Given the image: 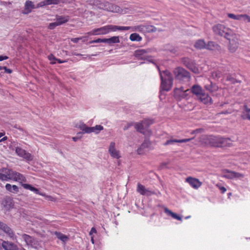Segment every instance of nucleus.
Segmentation results:
<instances>
[{"instance_id": "72a5a7b5", "label": "nucleus", "mask_w": 250, "mask_h": 250, "mask_svg": "<svg viewBox=\"0 0 250 250\" xmlns=\"http://www.w3.org/2000/svg\"><path fill=\"white\" fill-rule=\"evenodd\" d=\"M105 42L109 44L120 42V39L118 36H113L108 39H105Z\"/></svg>"}, {"instance_id": "dca6fc26", "label": "nucleus", "mask_w": 250, "mask_h": 250, "mask_svg": "<svg viewBox=\"0 0 250 250\" xmlns=\"http://www.w3.org/2000/svg\"><path fill=\"white\" fill-rule=\"evenodd\" d=\"M108 33V31L107 29V27L106 26H104L101 27L100 28L94 29L88 32L86 34L88 35H105Z\"/></svg>"}, {"instance_id": "6e6d98bb", "label": "nucleus", "mask_w": 250, "mask_h": 250, "mask_svg": "<svg viewBox=\"0 0 250 250\" xmlns=\"http://www.w3.org/2000/svg\"><path fill=\"white\" fill-rule=\"evenodd\" d=\"M82 37L71 38V41L74 43H77L80 40L82 39Z\"/></svg>"}, {"instance_id": "4c0bfd02", "label": "nucleus", "mask_w": 250, "mask_h": 250, "mask_svg": "<svg viewBox=\"0 0 250 250\" xmlns=\"http://www.w3.org/2000/svg\"><path fill=\"white\" fill-rule=\"evenodd\" d=\"M154 123H155L153 119H145L142 121V123L139 125H151ZM135 125H139L136 124Z\"/></svg>"}, {"instance_id": "de8ad7c7", "label": "nucleus", "mask_w": 250, "mask_h": 250, "mask_svg": "<svg viewBox=\"0 0 250 250\" xmlns=\"http://www.w3.org/2000/svg\"><path fill=\"white\" fill-rule=\"evenodd\" d=\"M47 5L58 4L60 2L59 0H46Z\"/></svg>"}, {"instance_id": "8fccbe9b", "label": "nucleus", "mask_w": 250, "mask_h": 250, "mask_svg": "<svg viewBox=\"0 0 250 250\" xmlns=\"http://www.w3.org/2000/svg\"><path fill=\"white\" fill-rule=\"evenodd\" d=\"M4 70V72L8 74H11L12 72V70L10 69L7 68L6 66H0V70Z\"/></svg>"}, {"instance_id": "338daca9", "label": "nucleus", "mask_w": 250, "mask_h": 250, "mask_svg": "<svg viewBox=\"0 0 250 250\" xmlns=\"http://www.w3.org/2000/svg\"><path fill=\"white\" fill-rule=\"evenodd\" d=\"M7 139V137L4 136V137H3L2 139H1L0 140V142H3V141L6 140Z\"/></svg>"}, {"instance_id": "473e14b6", "label": "nucleus", "mask_w": 250, "mask_h": 250, "mask_svg": "<svg viewBox=\"0 0 250 250\" xmlns=\"http://www.w3.org/2000/svg\"><path fill=\"white\" fill-rule=\"evenodd\" d=\"M194 47L198 49H204L206 47V43L204 40H199L195 43Z\"/></svg>"}, {"instance_id": "cd10ccee", "label": "nucleus", "mask_w": 250, "mask_h": 250, "mask_svg": "<svg viewBox=\"0 0 250 250\" xmlns=\"http://www.w3.org/2000/svg\"><path fill=\"white\" fill-rule=\"evenodd\" d=\"M22 237L27 245L32 246L34 243V239L26 234H22Z\"/></svg>"}, {"instance_id": "c85d7f7f", "label": "nucleus", "mask_w": 250, "mask_h": 250, "mask_svg": "<svg viewBox=\"0 0 250 250\" xmlns=\"http://www.w3.org/2000/svg\"><path fill=\"white\" fill-rule=\"evenodd\" d=\"M238 47V43L237 42L232 41L231 42L229 41V50L230 52L234 53L235 52Z\"/></svg>"}, {"instance_id": "bb28decb", "label": "nucleus", "mask_w": 250, "mask_h": 250, "mask_svg": "<svg viewBox=\"0 0 250 250\" xmlns=\"http://www.w3.org/2000/svg\"><path fill=\"white\" fill-rule=\"evenodd\" d=\"M220 46L215 42L211 41L208 42V44H206L205 49L210 50H219Z\"/></svg>"}, {"instance_id": "aec40b11", "label": "nucleus", "mask_w": 250, "mask_h": 250, "mask_svg": "<svg viewBox=\"0 0 250 250\" xmlns=\"http://www.w3.org/2000/svg\"><path fill=\"white\" fill-rule=\"evenodd\" d=\"M198 98L204 104H211L212 103L211 98L204 92Z\"/></svg>"}, {"instance_id": "a211bd4d", "label": "nucleus", "mask_w": 250, "mask_h": 250, "mask_svg": "<svg viewBox=\"0 0 250 250\" xmlns=\"http://www.w3.org/2000/svg\"><path fill=\"white\" fill-rule=\"evenodd\" d=\"M108 33L110 32H115L118 30H128L131 29L130 26H120L113 25H106Z\"/></svg>"}, {"instance_id": "2eb2a0df", "label": "nucleus", "mask_w": 250, "mask_h": 250, "mask_svg": "<svg viewBox=\"0 0 250 250\" xmlns=\"http://www.w3.org/2000/svg\"><path fill=\"white\" fill-rule=\"evenodd\" d=\"M81 129H82L83 133H89L91 132H95L96 133H99L101 130L103 129V126H95L93 127H88L85 126H80Z\"/></svg>"}, {"instance_id": "49530a36", "label": "nucleus", "mask_w": 250, "mask_h": 250, "mask_svg": "<svg viewBox=\"0 0 250 250\" xmlns=\"http://www.w3.org/2000/svg\"><path fill=\"white\" fill-rule=\"evenodd\" d=\"M100 42L105 43V39H97V40L90 41L89 43H100Z\"/></svg>"}, {"instance_id": "9b49d317", "label": "nucleus", "mask_w": 250, "mask_h": 250, "mask_svg": "<svg viewBox=\"0 0 250 250\" xmlns=\"http://www.w3.org/2000/svg\"><path fill=\"white\" fill-rule=\"evenodd\" d=\"M108 152L111 157L118 159L121 157L120 151L117 150L115 147V143L111 142L108 147Z\"/></svg>"}, {"instance_id": "39448f33", "label": "nucleus", "mask_w": 250, "mask_h": 250, "mask_svg": "<svg viewBox=\"0 0 250 250\" xmlns=\"http://www.w3.org/2000/svg\"><path fill=\"white\" fill-rule=\"evenodd\" d=\"M164 73L167 78L164 79L161 74V87L164 90L168 91L172 87L173 84V79L171 76V74L168 71H165Z\"/></svg>"}, {"instance_id": "6ab92c4d", "label": "nucleus", "mask_w": 250, "mask_h": 250, "mask_svg": "<svg viewBox=\"0 0 250 250\" xmlns=\"http://www.w3.org/2000/svg\"><path fill=\"white\" fill-rule=\"evenodd\" d=\"M1 246L5 250H18V248L17 245L9 241H3L1 244Z\"/></svg>"}, {"instance_id": "09e8293b", "label": "nucleus", "mask_w": 250, "mask_h": 250, "mask_svg": "<svg viewBox=\"0 0 250 250\" xmlns=\"http://www.w3.org/2000/svg\"><path fill=\"white\" fill-rule=\"evenodd\" d=\"M216 187L219 189L221 193L223 194L227 191V189L225 187L221 186L219 184H217Z\"/></svg>"}, {"instance_id": "680f3d73", "label": "nucleus", "mask_w": 250, "mask_h": 250, "mask_svg": "<svg viewBox=\"0 0 250 250\" xmlns=\"http://www.w3.org/2000/svg\"><path fill=\"white\" fill-rule=\"evenodd\" d=\"M8 59V57L6 56H1L0 55V61H2Z\"/></svg>"}, {"instance_id": "69168bd1", "label": "nucleus", "mask_w": 250, "mask_h": 250, "mask_svg": "<svg viewBox=\"0 0 250 250\" xmlns=\"http://www.w3.org/2000/svg\"><path fill=\"white\" fill-rule=\"evenodd\" d=\"M167 164L166 163H162V164H161L160 167H161L162 168H164V167H167Z\"/></svg>"}, {"instance_id": "79ce46f5", "label": "nucleus", "mask_w": 250, "mask_h": 250, "mask_svg": "<svg viewBox=\"0 0 250 250\" xmlns=\"http://www.w3.org/2000/svg\"><path fill=\"white\" fill-rule=\"evenodd\" d=\"M183 92H190V90L188 89H185L183 87H181L180 88H176L175 89V92L176 94L179 93V94L180 93H182Z\"/></svg>"}, {"instance_id": "3c124183", "label": "nucleus", "mask_w": 250, "mask_h": 250, "mask_svg": "<svg viewBox=\"0 0 250 250\" xmlns=\"http://www.w3.org/2000/svg\"><path fill=\"white\" fill-rule=\"evenodd\" d=\"M45 5H47L46 0L42 1L39 3L36 6V8H38L39 7H43Z\"/></svg>"}, {"instance_id": "20e7f679", "label": "nucleus", "mask_w": 250, "mask_h": 250, "mask_svg": "<svg viewBox=\"0 0 250 250\" xmlns=\"http://www.w3.org/2000/svg\"><path fill=\"white\" fill-rule=\"evenodd\" d=\"M175 79L180 82H188L190 81L191 77L189 73L182 67L176 68L174 71Z\"/></svg>"}, {"instance_id": "6e6552de", "label": "nucleus", "mask_w": 250, "mask_h": 250, "mask_svg": "<svg viewBox=\"0 0 250 250\" xmlns=\"http://www.w3.org/2000/svg\"><path fill=\"white\" fill-rule=\"evenodd\" d=\"M22 186L23 188L26 189H29L32 191L34 192L36 194L40 195L42 196L45 197L46 199L51 201H55V199L54 197L49 196L46 195L45 193H42L40 192L39 189L35 187H33L32 185L30 184H22Z\"/></svg>"}, {"instance_id": "13d9d810", "label": "nucleus", "mask_w": 250, "mask_h": 250, "mask_svg": "<svg viewBox=\"0 0 250 250\" xmlns=\"http://www.w3.org/2000/svg\"><path fill=\"white\" fill-rule=\"evenodd\" d=\"M5 188L8 191L12 192V186L10 184H6L5 185Z\"/></svg>"}, {"instance_id": "e2e57ef3", "label": "nucleus", "mask_w": 250, "mask_h": 250, "mask_svg": "<svg viewBox=\"0 0 250 250\" xmlns=\"http://www.w3.org/2000/svg\"><path fill=\"white\" fill-rule=\"evenodd\" d=\"M56 60L59 63H62L66 62L65 61H62V60H61L60 59H57V60Z\"/></svg>"}, {"instance_id": "f03ea898", "label": "nucleus", "mask_w": 250, "mask_h": 250, "mask_svg": "<svg viewBox=\"0 0 250 250\" xmlns=\"http://www.w3.org/2000/svg\"><path fill=\"white\" fill-rule=\"evenodd\" d=\"M87 1L101 9L112 12H117L119 11V7L107 1L103 2L99 0H87Z\"/></svg>"}, {"instance_id": "5701e85b", "label": "nucleus", "mask_w": 250, "mask_h": 250, "mask_svg": "<svg viewBox=\"0 0 250 250\" xmlns=\"http://www.w3.org/2000/svg\"><path fill=\"white\" fill-rule=\"evenodd\" d=\"M149 126H136V129L145 136H149L151 131L148 128Z\"/></svg>"}, {"instance_id": "4be33fe9", "label": "nucleus", "mask_w": 250, "mask_h": 250, "mask_svg": "<svg viewBox=\"0 0 250 250\" xmlns=\"http://www.w3.org/2000/svg\"><path fill=\"white\" fill-rule=\"evenodd\" d=\"M219 147H229L232 146V141L229 138L220 137Z\"/></svg>"}, {"instance_id": "f704fd0d", "label": "nucleus", "mask_w": 250, "mask_h": 250, "mask_svg": "<svg viewBox=\"0 0 250 250\" xmlns=\"http://www.w3.org/2000/svg\"><path fill=\"white\" fill-rule=\"evenodd\" d=\"M165 212L167 213L168 215L171 216V217L178 220L181 221L182 217L178 216L177 214L173 212L171 210H169L167 208H165L164 209Z\"/></svg>"}, {"instance_id": "774afa93", "label": "nucleus", "mask_w": 250, "mask_h": 250, "mask_svg": "<svg viewBox=\"0 0 250 250\" xmlns=\"http://www.w3.org/2000/svg\"><path fill=\"white\" fill-rule=\"evenodd\" d=\"M4 135V132H0V138Z\"/></svg>"}, {"instance_id": "f8f14e48", "label": "nucleus", "mask_w": 250, "mask_h": 250, "mask_svg": "<svg viewBox=\"0 0 250 250\" xmlns=\"http://www.w3.org/2000/svg\"><path fill=\"white\" fill-rule=\"evenodd\" d=\"M182 62L185 66L193 72L196 73L198 71V68L196 67L194 61L188 58H184L183 59Z\"/></svg>"}, {"instance_id": "bf43d9fd", "label": "nucleus", "mask_w": 250, "mask_h": 250, "mask_svg": "<svg viewBox=\"0 0 250 250\" xmlns=\"http://www.w3.org/2000/svg\"><path fill=\"white\" fill-rule=\"evenodd\" d=\"M15 192L19 191V188L16 185H13L12 186V190Z\"/></svg>"}, {"instance_id": "9d476101", "label": "nucleus", "mask_w": 250, "mask_h": 250, "mask_svg": "<svg viewBox=\"0 0 250 250\" xmlns=\"http://www.w3.org/2000/svg\"><path fill=\"white\" fill-rule=\"evenodd\" d=\"M185 182L188 183L191 187L195 189L199 188L202 185V183L198 179L191 176L188 177L185 179Z\"/></svg>"}, {"instance_id": "393cba45", "label": "nucleus", "mask_w": 250, "mask_h": 250, "mask_svg": "<svg viewBox=\"0 0 250 250\" xmlns=\"http://www.w3.org/2000/svg\"><path fill=\"white\" fill-rule=\"evenodd\" d=\"M151 144L149 141H144L140 146L137 149V153L139 155H141L144 153V149L146 148H148Z\"/></svg>"}, {"instance_id": "0e129e2a", "label": "nucleus", "mask_w": 250, "mask_h": 250, "mask_svg": "<svg viewBox=\"0 0 250 250\" xmlns=\"http://www.w3.org/2000/svg\"><path fill=\"white\" fill-rule=\"evenodd\" d=\"M244 108L247 112H250V108H248V107L247 105H245Z\"/></svg>"}, {"instance_id": "5fc2aeb1", "label": "nucleus", "mask_w": 250, "mask_h": 250, "mask_svg": "<svg viewBox=\"0 0 250 250\" xmlns=\"http://www.w3.org/2000/svg\"><path fill=\"white\" fill-rule=\"evenodd\" d=\"M81 137H82L81 133L79 132L77 134V136L73 137L72 138V139L74 141L76 142V141H78V140H79L81 138Z\"/></svg>"}, {"instance_id": "2f4dec72", "label": "nucleus", "mask_w": 250, "mask_h": 250, "mask_svg": "<svg viewBox=\"0 0 250 250\" xmlns=\"http://www.w3.org/2000/svg\"><path fill=\"white\" fill-rule=\"evenodd\" d=\"M205 88L207 90L209 91L211 93L216 92L218 90V86L216 84H213L211 82L210 84L205 86Z\"/></svg>"}, {"instance_id": "a19ab883", "label": "nucleus", "mask_w": 250, "mask_h": 250, "mask_svg": "<svg viewBox=\"0 0 250 250\" xmlns=\"http://www.w3.org/2000/svg\"><path fill=\"white\" fill-rule=\"evenodd\" d=\"M226 80L228 81H229L232 84L240 83L241 82V81L237 80L230 75L227 76Z\"/></svg>"}, {"instance_id": "603ef678", "label": "nucleus", "mask_w": 250, "mask_h": 250, "mask_svg": "<svg viewBox=\"0 0 250 250\" xmlns=\"http://www.w3.org/2000/svg\"><path fill=\"white\" fill-rule=\"evenodd\" d=\"M244 177L243 174L234 171L233 178H240Z\"/></svg>"}, {"instance_id": "4d7b16f0", "label": "nucleus", "mask_w": 250, "mask_h": 250, "mask_svg": "<svg viewBox=\"0 0 250 250\" xmlns=\"http://www.w3.org/2000/svg\"><path fill=\"white\" fill-rule=\"evenodd\" d=\"M188 93L183 92L182 93L180 94V96L181 97V98H186L188 96Z\"/></svg>"}, {"instance_id": "ddd939ff", "label": "nucleus", "mask_w": 250, "mask_h": 250, "mask_svg": "<svg viewBox=\"0 0 250 250\" xmlns=\"http://www.w3.org/2000/svg\"><path fill=\"white\" fill-rule=\"evenodd\" d=\"M15 151L18 156L27 161H31L33 159L32 156L30 153L26 152L24 149L20 147H17Z\"/></svg>"}, {"instance_id": "b1692460", "label": "nucleus", "mask_w": 250, "mask_h": 250, "mask_svg": "<svg viewBox=\"0 0 250 250\" xmlns=\"http://www.w3.org/2000/svg\"><path fill=\"white\" fill-rule=\"evenodd\" d=\"M190 92L196 95L198 97L203 92V90L201 86L199 85L195 84L192 86Z\"/></svg>"}, {"instance_id": "c756f323", "label": "nucleus", "mask_w": 250, "mask_h": 250, "mask_svg": "<svg viewBox=\"0 0 250 250\" xmlns=\"http://www.w3.org/2000/svg\"><path fill=\"white\" fill-rule=\"evenodd\" d=\"M69 20L68 16H60L57 17L56 21L58 25H60L67 22Z\"/></svg>"}, {"instance_id": "f257e3e1", "label": "nucleus", "mask_w": 250, "mask_h": 250, "mask_svg": "<svg viewBox=\"0 0 250 250\" xmlns=\"http://www.w3.org/2000/svg\"><path fill=\"white\" fill-rule=\"evenodd\" d=\"M0 180L2 181L12 180L20 183L21 185L24 184L23 183L26 182V178L22 174L6 168L0 169Z\"/></svg>"}, {"instance_id": "7ed1b4c3", "label": "nucleus", "mask_w": 250, "mask_h": 250, "mask_svg": "<svg viewBox=\"0 0 250 250\" xmlns=\"http://www.w3.org/2000/svg\"><path fill=\"white\" fill-rule=\"evenodd\" d=\"M212 30L215 34L224 36L225 38L229 41L230 40V37L234 34L231 29L226 27L222 24H217L214 25L212 27Z\"/></svg>"}, {"instance_id": "a878e982", "label": "nucleus", "mask_w": 250, "mask_h": 250, "mask_svg": "<svg viewBox=\"0 0 250 250\" xmlns=\"http://www.w3.org/2000/svg\"><path fill=\"white\" fill-rule=\"evenodd\" d=\"M2 204L7 209H9L14 206L12 199L10 197L5 198L2 201Z\"/></svg>"}, {"instance_id": "7c9ffc66", "label": "nucleus", "mask_w": 250, "mask_h": 250, "mask_svg": "<svg viewBox=\"0 0 250 250\" xmlns=\"http://www.w3.org/2000/svg\"><path fill=\"white\" fill-rule=\"evenodd\" d=\"M191 139H181V140H177V139H172V140H168L167 141V142L165 143V145H168L170 144H171L173 143H186L189 142Z\"/></svg>"}, {"instance_id": "a18cd8bd", "label": "nucleus", "mask_w": 250, "mask_h": 250, "mask_svg": "<svg viewBox=\"0 0 250 250\" xmlns=\"http://www.w3.org/2000/svg\"><path fill=\"white\" fill-rule=\"evenodd\" d=\"M48 59L50 61L51 64H53L56 63V60H57V58H56L53 54L49 55Z\"/></svg>"}, {"instance_id": "423d86ee", "label": "nucleus", "mask_w": 250, "mask_h": 250, "mask_svg": "<svg viewBox=\"0 0 250 250\" xmlns=\"http://www.w3.org/2000/svg\"><path fill=\"white\" fill-rule=\"evenodd\" d=\"M130 27L132 31H138L143 33L154 32L157 31L155 27L148 24H140Z\"/></svg>"}, {"instance_id": "c9c22d12", "label": "nucleus", "mask_w": 250, "mask_h": 250, "mask_svg": "<svg viewBox=\"0 0 250 250\" xmlns=\"http://www.w3.org/2000/svg\"><path fill=\"white\" fill-rule=\"evenodd\" d=\"M129 39L131 41L140 42L142 40V38L137 33H132L129 36Z\"/></svg>"}, {"instance_id": "58836bf2", "label": "nucleus", "mask_w": 250, "mask_h": 250, "mask_svg": "<svg viewBox=\"0 0 250 250\" xmlns=\"http://www.w3.org/2000/svg\"><path fill=\"white\" fill-rule=\"evenodd\" d=\"M224 177L228 179H233L234 171L225 169L224 171Z\"/></svg>"}, {"instance_id": "f3484780", "label": "nucleus", "mask_w": 250, "mask_h": 250, "mask_svg": "<svg viewBox=\"0 0 250 250\" xmlns=\"http://www.w3.org/2000/svg\"><path fill=\"white\" fill-rule=\"evenodd\" d=\"M136 190L138 193L142 195L150 196L155 194L154 192L148 190L144 186L140 183L137 184Z\"/></svg>"}, {"instance_id": "e433bc0d", "label": "nucleus", "mask_w": 250, "mask_h": 250, "mask_svg": "<svg viewBox=\"0 0 250 250\" xmlns=\"http://www.w3.org/2000/svg\"><path fill=\"white\" fill-rule=\"evenodd\" d=\"M223 75L222 72L219 70L213 71L211 72V76L213 79H219L222 77Z\"/></svg>"}, {"instance_id": "1a4fd4ad", "label": "nucleus", "mask_w": 250, "mask_h": 250, "mask_svg": "<svg viewBox=\"0 0 250 250\" xmlns=\"http://www.w3.org/2000/svg\"><path fill=\"white\" fill-rule=\"evenodd\" d=\"M205 143L213 147H219L220 136H208L205 138Z\"/></svg>"}, {"instance_id": "052dcab7", "label": "nucleus", "mask_w": 250, "mask_h": 250, "mask_svg": "<svg viewBox=\"0 0 250 250\" xmlns=\"http://www.w3.org/2000/svg\"><path fill=\"white\" fill-rule=\"evenodd\" d=\"M93 233H97V230L94 227H93L91 228L90 231L89 232V235H91Z\"/></svg>"}, {"instance_id": "0eeeda50", "label": "nucleus", "mask_w": 250, "mask_h": 250, "mask_svg": "<svg viewBox=\"0 0 250 250\" xmlns=\"http://www.w3.org/2000/svg\"><path fill=\"white\" fill-rule=\"evenodd\" d=\"M150 51V49H140L136 50L134 52V56L138 60H148L149 61L150 57L148 55V53Z\"/></svg>"}, {"instance_id": "4468645a", "label": "nucleus", "mask_w": 250, "mask_h": 250, "mask_svg": "<svg viewBox=\"0 0 250 250\" xmlns=\"http://www.w3.org/2000/svg\"><path fill=\"white\" fill-rule=\"evenodd\" d=\"M0 224L1 226H0V229H2L8 236V237L12 240H16V237L15 236V234L13 230L7 225L4 224L1 222Z\"/></svg>"}, {"instance_id": "864d4df0", "label": "nucleus", "mask_w": 250, "mask_h": 250, "mask_svg": "<svg viewBox=\"0 0 250 250\" xmlns=\"http://www.w3.org/2000/svg\"><path fill=\"white\" fill-rule=\"evenodd\" d=\"M57 26H58L57 21H55L54 22H52L49 24V28L50 29H53Z\"/></svg>"}, {"instance_id": "412c9836", "label": "nucleus", "mask_w": 250, "mask_h": 250, "mask_svg": "<svg viewBox=\"0 0 250 250\" xmlns=\"http://www.w3.org/2000/svg\"><path fill=\"white\" fill-rule=\"evenodd\" d=\"M33 3L30 0H27L25 2L24 9L22 12L24 14H28L30 13L33 9L36 8Z\"/></svg>"}, {"instance_id": "37998d69", "label": "nucleus", "mask_w": 250, "mask_h": 250, "mask_svg": "<svg viewBox=\"0 0 250 250\" xmlns=\"http://www.w3.org/2000/svg\"><path fill=\"white\" fill-rule=\"evenodd\" d=\"M239 18L240 20H243L244 21H248L250 22V16L247 14H240L239 15Z\"/></svg>"}, {"instance_id": "c03bdc74", "label": "nucleus", "mask_w": 250, "mask_h": 250, "mask_svg": "<svg viewBox=\"0 0 250 250\" xmlns=\"http://www.w3.org/2000/svg\"><path fill=\"white\" fill-rule=\"evenodd\" d=\"M227 16L230 19L240 21L239 15H236L232 13H228Z\"/></svg>"}, {"instance_id": "ea45409f", "label": "nucleus", "mask_w": 250, "mask_h": 250, "mask_svg": "<svg viewBox=\"0 0 250 250\" xmlns=\"http://www.w3.org/2000/svg\"><path fill=\"white\" fill-rule=\"evenodd\" d=\"M56 234L57 235V238L63 242H65L68 239V237L66 235L61 232H56Z\"/></svg>"}]
</instances>
